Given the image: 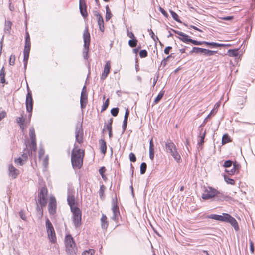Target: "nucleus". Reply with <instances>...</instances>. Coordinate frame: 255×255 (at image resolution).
I'll use <instances>...</instances> for the list:
<instances>
[{"mask_svg":"<svg viewBox=\"0 0 255 255\" xmlns=\"http://www.w3.org/2000/svg\"><path fill=\"white\" fill-rule=\"evenodd\" d=\"M129 115V111L128 109H127L125 111L124 120H128Z\"/></svg>","mask_w":255,"mask_h":255,"instance_id":"0e129e2a","label":"nucleus"},{"mask_svg":"<svg viewBox=\"0 0 255 255\" xmlns=\"http://www.w3.org/2000/svg\"><path fill=\"white\" fill-rule=\"evenodd\" d=\"M224 180L227 184L231 185L235 184V181L233 179L229 178L228 176L225 175L224 176Z\"/></svg>","mask_w":255,"mask_h":255,"instance_id":"e433bc0d","label":"nucleus"},{"mask_svg":"<svg viewBox=\"0 0 255 255\" xmlns=\"http://www.w3.org/2000/svg\"><path fill=\"white\" fill-rule=\"evenodd\" d=\"M106 13L105 19H106V20L107 21H108V20H109L111 19L112 14L111 12L110 9L108 5H107L106 6Z\"/></svg>","mask_w":255,"mask_h":255,"instance_id":"c9c22d12","label":"nucleus"},{"mask_svg":"<svg viewBox=\"0 0 255 255\" xmlns=\"http://www.w3.org/2000/svg\"><path fill=\"white\" fill-rule=\"evenodd\" d=\"M95 251L93 249H89L83 252L82 255H94Z\"/></svg>","mask_w":255,"mask_h":255,"instance_id":"ea45409f","label":"nucleus"},{"mask_svg":"<svg viewBox=\"0 0 255 255\" xmlns=\"http://www.w3.org/2000/svg\"><path fill=\"white\" fill-rule=\"evenodd\" d=\"M170 13L174 20H175L177 22L181 23V21L179 18V16L175 12L172 10H170Z\"/></svg>","mask_w":255,"mask_h":255,"instance_id":"72a5a7b5","label":"nucleus"},{"mask_svg":"<svg viewBox=\"0 0 255 255\" xmlns=\"http://www.w3.org/2000/svg\"><path fill=\"white\" fill-rule=\"evenodd\" d=\"M222 222L229 223L236 231H238L239 229L238 224L236 220L228 213H224V217Z\"/></svg>","mask_w":255,"mask_h":255,"instance_id":"1a4fd4ad","label":"nucleus"},{"mask_svg":"<svg viewBox=\"0 0 255 255\" xmlns=\"http://www.w3.org/2000/svg\"><path fill=\"white\" fill-rule=\"evenodd\" d=\"M118 113H119V108L117 107L113 108L111 110V114L114 117L117 116Z\"/></svg>","mask_w":255,"mask_h":255,"instance_id":"49530a36","label":"nucleus"},{"mask_svg":"<svg viewBox=\"0 0 255 255\" xmlns=\"http://www.w3.org/2000/svg\"><path fill=\"white\" fill-rule=\"evenodd\" d=\"M101 227L103 229H106L108 226L107 216L105 214H102L101 218Z\"/></svg>","mask_w":255,"mask_h":255,"instance_id":"aec40b11","label":"nucleus"},{"mask_svg":"<svg viewBox=\"0 0 255 255\" xmlns=\"http://www.w3.org/2000/svg\"><path fill=\"white\" fill-rule=\"evenodd\" d=\"M149 158L153 160L154 157V144L152 138L150 140L149 142Z\"/></svg>","mask_w":255,"mask_h":255,"instance_id":"6ab92c4d","label":"nucleus"},{"mask_svg":"<svg viewBox=\"0 0 255 255\" xmlns=\"http://www.w3.org/2000/svg\"><path fill=\"white\" fill-rule=\"evenodd\" d=\"M46 227L49 239L51 242L55 243L56 241L55 232L52 223L48 218L46 221Z\"/></svg>","mask_w":255,"mask_h":255,"instance_id":"6e6552de","label":"nucleus"},{"mask_svg":"<svg viewBox=\"0 0 255 255\" xmlns=\"http://www.w3.org/2000/svg\"><path fill=\"white\" fill-rule=\"evenodd\" d=\"M79 9L80 12L82 16L85 18L87 16V6L86 4L83 0H80L79 2Z\"/></svg>","mask_w":255,"mask_h":255,"instance_id":"f3484780","label":"nucleus"},{"mask_svg":"<svg viewBox=\"0 0 255 255\" xmlns=\"http://www.w3.org/2000/svg\"><path fill=\"white\" fill-rule=\"evenodd\" d=\"M65 244L67 253L70 255H76L77 248L74 239L71 235L66 236Z\"/></svg>","mask_w":255,"mask_h":255,"instance_id":"39448f33","label":"nucleus"},{"mask_svg":"<svg viewBox=\"0 0 255 255\" xmlns=\"http://www.w3.org/2000/svg\"><path fill=\"white\" fill-rule=\"evenodd\" d=\"M99 144L100 145V150L102 153L105 154L107 150L106 142L104 139H101L99 141Z\"/></svg>","mask_w":255,"mask_h":255,"instance_id":"5701e85b","label":"nucleus"},{"mask_svg":"<svg viewBox=\"0 0 255 255\" xmlns=\"http://www.w3.org/2000/svg\"><path fill=\"white\" fill-rule=\"evenodd\" d=\"M80 101L87 102V94L81 93Z\"/></svg>","mask_w":255,"mask_h":255,"instance_id":"13d9d810","label":"nucleus"},{"mask_svg":"<svg viewBox=\"0 0 255 255\" xmlns=\"http://www.w3.org/2000/svg\"><path fill=\"white\" fill-rule=\"evenodd\" d=\"M226 172H227L229 175H233L236 172L235 169L233 167L231 170H228L226 169L225 170Z\"/></svg>","mask_w":255,"mask_h":255,"instance_id":"052dcab7","label":"nucleus"},{"mask_svg":"<svg viewBox=\"0 0 255 255\" xmlns=\"http://www.w3.org/2000/svg\"><path fill=\"white\" fill-rule=\"evenodd\" d=\"M26 107L27 112H32L33 109V101L32 99V93L31 91L28 89V92L26 97Z\"/></svg>","mask_w":255,"mask_h":255,"instance_id":"ddd939ff","label":"nucleus"},{"mask_svg":"<svg viewBox=\"0 0 255 255\" xmlns=\"http://www.w3.org/2000/svg\"><path fill=\"white\" fill-rule=\"evenodd\" d=\"M165 91L162 90L158 94L156 98L155 99L154 102L155 104L158 103L163 97Z\"/></svg>","mask_w":255,"mask_h":255,"instance_id":"7c9ffc66","label":"nucleus"},{"mask_svg":"<svg viewBox=\"0 0 255 255\" xmlns=\"http://www.w3.org/2000/svg\"><path fill=\"white\" fill-rule=\"evenodd\" d=\"M109 99H107L105 101V102H104V103L103 104V105L102 107L101 112H103V111L106 110V109L107 108V107L109 105Z\"/></svg>","mask_w":255,"mask_h":255,"instance_id":"09e8293b","label":"nucleus"},{"mask_svg":"<svg viewBox=\"0 0 255 255\" xmlns=\"http://www.w3.org/2000/svg\"><path fill=\"white\" fill-rule=\"evenodd\" d=\"M148 31L149 33V35L155 42H156L157 40H159L158 37L155 35L151 29H148Z\"/></svg>","mask_w":255,"mask_h":255,"instance_id":"79ce46f5","label":"nucleus"},{"mask_svg":"<svg viewBox=\"0 0 255 255\" xmlns=\"http://www.w3.org/2000/svg\"><path fill=\"white\" fill-rule=\"evenodd\" d=\"M129 159L131 162H135L136 160V158L135 155L133 153H130L129 155Z\"/></svg>","mask_w":255,"mask_h":255,"instance_id":"5fc2aeb1","label":"nucleus"},{"mask_svg":"<svg viewBox=\"0 0 255 255\" xmlns=\"http://www.w3.org/2000/svg\"><path fill=\"white\" fill-rule=\"evenodd\" d=\"M16 121L20 127H22L25 122V119L23 118V115H21V117H18L16 119Z\"/></svg>","mask_w":255,"mask_h":255,"instance_id":"a19ab883","label":"nucleus"},{"mask_svg":"<svg viewBox=\"0 0 255 255\" xmlns=\"http://www.w3.org/2000/svg\"><path fill=\"white\" fill-rule=\"evenodd\" d=\"M112 210L113 212V216L111 219L114 221L116 223L118 222L119 217L120 216L119 208L117 205V199H113Z\"/></svg>","mask_w":255,"mask_h":255,"instance_id":"9d476101","label":"nucleus"},{"mask_svg":"<svg viewBox=\"0 0 255 255\" xmlns=\"http://www.w3.org/2000/svg\"><path fill=\"white\" fill-rule=\"evenodd\" d=\"M15 61V56L14 55H11L9 58V64L10 65H14Z\"/></svg>","mask_w":255,"mask_h":255,"instance_id":"3c124183","label":"nucleus"},{"mask_svg":"<svg viewBox=\"0 0 255 255\" xmlns=\"http://www.w3.org/2000/svg\"><path fill=\"white\" fill-rule=\"evenodd\" d=\"M159 10L166 18H167L168 17V13L163 8H162L161 7H159Z\"/></svg>","mask_w":255,"mask_h":255,"instance_id":"bf43d9fd","label":"nucleus"},{"mask_svg":"<svg viewBox=\"0 0 255 255\" xmlns=\"http://www.w3.org/2000/svg\"><path fill=\"white\" fill-rule=\"evenodd\" d=\"M213 197H214L216 200H222V194L212 187L205 188L202 195V198L204 200H208Z\"/></svg>","mask_w":255,"mask_h":255,"instance_id":"20e7f679","label":"nucleus"},{"mask_svg":"<svg viewBox=\"0 0 255 255\" xmlns=\"http://www.w3.org/2000/svg\"><path fill=\"white\" fill-rule=\"evenodd\" d=\"M128 120H123V125H122V129H123L122 133H124L126 130V128H127V124H128Z\"/></svg>","mask_w":255,"mask_h":255,"instance_id":"603ef678","label":"nucleus"},{"mask_svg":"<svg viewBox=\"0 0 255 255\" xmlns=\"http://www.w3.org/2000/svg\"><path fill=\"white\" fill-rule=\"evenodd\" d=\"M171 30L172 31H173L175 33L180 36V37H177V38H179L181 41H182L183 42L186 43H188V42L191 43L192 39L190 38V37L188 35H187V34L184 33L182 32L175 30L173 29H171Z\"/></svg>","mask_w":255,"mask_h":255,"instance_id":"2eb2a0df","label":"nucleus"},{"mask_svg":"<svg viewBox=\"0 0 255 255\" xmlns=\"http://www.w3.org/2000/svg\"><path fill=\"white\" fill-rule=\"evenodd\" d=\"M202 54L205 56H209V50L203 48Z\"/></svg>","mask_w":255,"mask_h":255,"instance_id":"774afa93","label":"nucleus"},{"mask_svg":"<svg viewBox=\"0 0 255 255\" xmlns=\"http://www.w3.org/2000/svg\"><path fill=\"white\" fill-rule=\"evenodd\" d=\"M31 149L28 150L26 149H25L24 150V153L22 154L21 158L24 160L25 162H26L28 159V156H31L32 155V150L33 149L32 148H30Z\"/></svg>","mask_w":255,"mask_h":255,"instance_id":"412c9836","label":"nucleus"},{"mask_svg":"<svg viewBox=\"0 0 255 255\" xmlns=\"http://www.w3.org/2000/svg\"><path fill=\"white\" fill-rule=\"evenodd\" d=\"M106 169L104 167H102L99 169V173L102 176V177L104 179V173L105 172Z\"/></svg>","mask_w":255,"mask_h":255,"instance_id":"69168bd1","label":"nucleus"},{"mask_svg":"<svg viewBox=\"0 0 255 255\" xmlns=\"http://www.w3.org/2000/svg\"><path fill=\"white\" fill-rule=\"evenodd\" d=\"M57 208V203L55 198L54 196H51L50 201L48 204V211L50 215H54L56 213Z\"/></svg>","mask_w":255,"mask_h":255,"instance_id":"4468645a","label":"nucleus"},{"mask_svg":"<svg viewBox=\"0 0 255 255\" xmlns=\"http://www.w3.org/2000/svg\"><path fill=\"white\" fill-rule=\"evenodd\" d=\"M148 55L147 51L146 50H141L139 52V56L141 58L146 57Z\"/></svg>","mask_w":255,"mask_h":255,"instance_id":"a18cd8bd","label":"nucleus"},{"mask_svg":"<svg viewBox=\"0 0 255 255\" xmlns=\"http://www.w3.org/2000/svg\"><path fill=\"white\" fill-rule=\"evenodd\" d=\"M12 23L10 21H5L4 30L6 33H9L11 28Z\"/></svg>","mask_w":255,"mask_h":255,"instance_id":"cd10ccee","label":"nucleus"},{"mask_svg":"<svg viewBox=\"0 0 255 255\" xmlns=\"http://www.w3.org/2000/svg\"><path fill=\"white\" fill-rule=\"evenodd\" d=\"M83 37L84 40V48L83 50V55L84 58L85 59H87L88 58V54L90 43V35L88 31V27H86L85 29Z\"/></svg>","mask_w":255,"mask_h":255,"instance_id":"0eeeda50","label":"nucleus"},{"mask_svg":"<svg viewBox=\"0 0 255 255\" xmlns=\"http://www.w3.org/2000/svg\"><path fill=\"white\" fill-rule=\"evenodd\" d=\"M113 123V118H110L108 121L107 123L105 124L104 126V128H106L108 130H112V124Z\"/></svg>","mask_w":255,"mask_h":255,"instance_id":"f704fd0d","label":"nucleus"},{"mask_svg":"<svg viewBox=\"0 0 255 255\" xmlns=\"http://www.w3.org/2000/svg\"><path fill=\"white\" fill-rule=\"evenodd\" d=\"M204 44H205L207 46H212L213 47H217V43L213 42H209L205 41L204 42Z\"/></svg>","mask_w":255,"mask_h":255,"instance_id":"6e6d98bb","label":"nucleus"},{"mask_svg":"<svg viewBox=\"0 0 255 255\" xmlns=\"http://www.w3.org/2000/svg\"><path fill=\"white\" fill-rule=\"evenodd\" d=\"M165 151L172 156L177 163H180L181 156L177 151L175 144L170 139L167 140L165 143Z\"/></svg>","mask_w":255,"mask_h":255,"instance_id":"f03ea898","label":"nucleus"},{"mask_svg":"<svg viewBox=\"0 0 255 255\" xmlns=\"http://www.w3.org/2000/svg\"><path fill=\"white\" fill-rule=\"evenodd\" d=\"M137 42L138 40H137L136 38H134L129 40L128 45L130 47L134 48L137 46Z\"/></svg>","mask_w":255,"mask_h":255,"instance_id":"473e14b6","label":"nucleus"},{"mask_svg":"<svg viewBox=\"0 0 255 255\" xmlns=\"http://www.w3.org/2000/svg\"><path fill=\"white\" fill-rule=\"evenodd\" d=\"M47 193V189L45 187H41L39 189L37 197L38 203H37V210L38 211H40L43 207L46 205Z\"/></svg>","mask_w":255,"mask_h":255,"instance_id":"7ed1b4c3","label":"nucleus"},{"mask_svg":"<svg viewBox=\"0 0 255 255\" xmlns=\"http://www.w3.org/2000/svg\"><path fill=\"white\" fill-rule=\"evenodd\" d=\"M83 129L82 124H77L75 128L76 141L79 144L83 142Z\"/></svg>","mask_w":255,"mask_h":255,"instance_id":"9b49d317","label":"nucleus"},{"mask_svg":"<svg viewBox=\"0 0 255 255\" xmlns=\"http://www.w3.org/2000/svg\"><path fill=\"white\" fill-rule=\"evenodd\" d=\"M230 141H231V139L228 134H225L223 136L222 139V143L223 145L227 143H229Z\"/></svg>","mask_w":255,"mask_h":255,"instance_id":"2f4dec72","label":"nucleus"},{"mask_svg":"<svg viewBox=\"0 0 255 255\" xmlns=\"http://www.w3.org/2000/svg\"><path fill=\"white\" fill-rule=\"evenodd\" d=\"M72 223L76 229L79 228L81 225L82 212L79 208L72 209L71 210Z\"/></svg>","mask_w":255,"mask_h":255,"instance_id":"423d86ee","label":"nucleus"},{"mask_svg":"<svg viewBox=\"0 0 255 255\" xmlns=\"http://www.w3.org/2000/svg\"><path fill=\"white\" fill-rule=\"evenodd\" d=\"M203 49L200 47H194L192 48V50L189 52V54L191 55L193 53H195L196 54H202V51H203Z\"/></svg>","mask_w":255,"mask_h":255,"instance_id":"c756f323","label":"nucleus"},{"mask_svg":"<svg viewBox=\"0 0 255 255\" xmlns=\"http://www.w3.org/2000/svg\"><path fill=\"white\" fill-rule=\"evenodd\" d=\"M19 174V171L16 169L12 164L8 166V175L12 179H15Z\"/></svg>","mask_w":255,"mask_h":255,"instance_id":"dca6fc26","label":"nucleus"},{"mask_svg":"<svg viewBox=\"0 0 255 255\" xmlns=\"http://www.w3.org/2000/svg\"><path fill=\"white\" fill-rule=\"evenodd\" d=\"M110 69V61H107L104 66V72H106L107 73H109Z\"/></svg>","mask_w":255,"mask_h":255,"instance_id":"c03bdc74","label":"nucleus"},{"mask_svg":"<svg viewBox=\"0 0 255 255\" xmlns=\"http://www.w3.org/2000/svg\"><path fill=\"white\" fill-rule=\"evenodd\" d=\"M224 217V213L222 215H217V214H210L206 216L207 218L214 219L218 221H222Z\"/></svg>","mask_w":255,"mask_h":255,"instance_id":"4be33fe9","label":"nucleus"},{"mask_svg":"<svg viewBox=\"0 0 255 255\" xmlns=\"http://www.w3.org/2000/svg\"><path fill=\"white\" fill-rule=\"evenodd\" d=\"M45 151L44 149L40 148L39 150V157L41 158L44 154Z\"/></svg>","mask_w":255,"mask_h":255,"instance_id":"338daca9","label":"nucleus"},{"mask_svg":"<svg viewBox=\"0 0 255 255\" xmlns=\"http://www.w3.org/2000/svg\"><path fill=\"white\" fill-rule=\"evenodd\" d=\"M19 216L23 220H26V216L25 214V213L24 212L23 210H21L19 212Z\"/></svg>","mask_w":255,"mask_h":255,"instance_id":"4d7b16f0","label":"nucleus"},{"mask_svg":"<svg viewBox=\"0 0 255 255\" xmlns=\"http://www.w3.org/2000/svg\"><path fill=\"white\" fill-rule=\"evenodd\" d=\"M250 251L252 254H254V244L252 240H250Z\"/></svg>","mask_w":255,"mask_h":255,"instance_id":"e2e57ef3","label":"nucleus"},{"mask_svg":"<svg viewBox=\"0 0 255 255\" xmlns=\"http://www.w3.org/2000/svg\"><path fill=\"white\" fill-rule=\"evenodd\" d=\"M140 173L141 174H143L145 173L146 168H147V165L145 162H143L140 165Z\"/></svg>","mask_w":255,"mask_h":255,"instance_id":"58836bf2","label":"nucleus"},{"mask_svg":"<svg viewBox=\"0 0 255 255\" xmlns=\"http://www.w3.org/2000/svg\"><path fill=\"white\" fill-rule=\"evenodd\" d=\"M127 34L128 36L129 37V38H130L131 39L136 38L135 37L134 34L133 33V32L131 31H129L128 29L127 30Z\"/></svg>","mask_w":255,"mask_h":255,"instance_id":"680f3d73","label":"nucleus"},{"mask_svg":"<svg viewBox=\"0 0 255 255\" xmlns=\"http://www.w3.org/2000/svg\"><path fill=\"white\" fill-rule=\"evenodd\" d=\"M97 20L99 30L101 32H103L104 31L105 28L104 25V20L102 15H99V17L97 18Z\"/></svg>","mask_w":255,"mask_h":255,"instance_id":"393cba45","label":"nucleus"},{"mask_svg":"<svg viewBox=\"0 0 255 255\" xmlns=\"http://www.w3.org/2000/svg\"><path fill=\"white\" fill-rule=\"evenodd\" d=\"M233 164V162L232 161L230 160H227L224 163V165H223V166L225 168H229V167H231V166Z\"/></svg>","mask_w":255,"mask_h":255,"instance_id":"de8ad7c7","label":"nucleus"},{"mask_svg":"<svg viewBox=\"0 0 255 255\" xmlns=\"http://www.w3.org/2000/svg\"><path fill=\"white\" fill-rule=\"evenodd\" d=\"M6 73L5 72L4 67H2L1 69L0 72V81L1 83H5V76Z\"/></svg>","mask_w":255,"mask_h":255,"instance_id":"bb28decb","label":"nucleus"},{"mask_svg":"<svg viewBox=\"0 0 255 255\" xmlns=\"http://www.w3.org/2000/svg\"><path fill=\"white\" fill-rule=\"evenodd\" d=\"M25 44H31L30 35L27 31L26 32Z\"/></svg>","mask_w":255,"mask_h":255,"instance_id":"8fccbe9b","label":"nucleus"},{"mask_svg":"<svg viewBox=\"0 0 255 255\" xmlns=\"http://www.w3.org/2000/svg\"><path fill=\"white\" fill-rule=\"evenodd\" d=\"M202 130L203 129L201 128L200 131V135L199 136V138H200L198 141V145L199 146H202L203 143H204V138L205 137L206 131H204L203 134H202L201 132Z\"/></svg>","mask_w":255,"mask_h":255,"instance_id":"b1692460","label":"nucleus"},{"mask_svg":"<svg viewBox=\"0 0 255 255\" xmlns=\"http://www.w3.org/2000/svg\"><path fill=\"white\" fill-rule=\"evenodd\" d=\"M227 53L228 55L230 57H236L238 55V49H229Z\"/></svg>","mask_w":255,"mask_h":255,"instance_id":"c85d7f7f","label":"nucleus"},{"mask_svg":"<svg viewBox=\"0 0 255 255\" xmlns=\"http://www.w3.org/2000/svg\"><path fill=\"white\" fill-rule=\"evenodd\" d=\"M31 44H25L23 55L25 59H26L27 57H29V53L30 51Z\"/></svg>","mask_w":255,"mask_h":255,"instance_id":"a878e982","label":"nucleus"},{"mask_svg":"<svg viewBox=\"0 0 255 255\" xmlns=\"http://www.w3.org/2000/svg\"><path fill=\"white\" fill-rule=\"evenodd\" d=\"M172 57V54L168 55L166 58H164L161 63V65H162L163 67H165L167 65L168 59Z\"/></svg>","mask_w":255,"mask_h":255,"instance_id":"37998d69","label":"nucleus"},{"mask_svg":"<svg viewBox=\"0 0 255 255\" xmlns=\"http://www.w3.org/2000/svg\"><path fill=\"white\" fill-rule=\"evenodd\" d=\"M14 162L17 165H20V166H22V165H23L25 163V162L24 160H23L20 157L18 158L15 159H14Z\"/></svg>","mask_w":255,"mask_h":255,"instance_id":"4c0bfd02","label":"nucleus"},{"mask_svg":"<svg viewBox=\"0 0 255 255\" xmlns=\"http://www.w3.org/2000/svg\"><path fill=\"white\" fill-rule=\"evenodd\" d=\"M67 202L68 205L70 207L71 210L72 209L78 208L77 207L74 206L75 204V199L74 196L68 194L67 196Z\"/></svg>","mask_w":255,"mask_h":255,"instance_id":"a211bd4d","label":"nucleus"},{"mask_svg":"<svg viewBox=\"0 0 255 255\" xmlns=\"http://www.w3.org/2000/svg\"><path fill=\"white\" fill-rule=\"evenodd\" d=\"M84 151L80 149H74L71 154V163L74 169H80L83 165Z\"/></svg>","mask_w":255,"mask_h":255,"instance_id":"f257e3e1","label":"nucleus"},{"mask_svg":"<svg viewBox=\"0 0 255 255\" xmlns=\"http://www.w3.org/2000/svg\"><path fill=\"white\" fill-rule=\"evenodd\" d=\"M29 134L31 139V144L29 145L30 148L33 149V151L35 152L37 149V145L35 130L33 127H31L29 129Z\"/></svg>","mask_w":255,"mask_h":255,"instance_id":"f8f14e48","label":"nucleus"},{"mask_svg":"<svg viewBox=\"0 0 255 255\" xmlns=\"http://www.w3.org/2000/svg\"><path fill=\"white\" fill-rule=\"evenodd\" d=\"M204 42L205 41H198L197 40L192 39L191 43L195 45H201L204 44Z\"/></svg>","mask_w":255,"mask_h":255,"instance_id":"864d4df0","label":"nucleus"}]
</instances>
